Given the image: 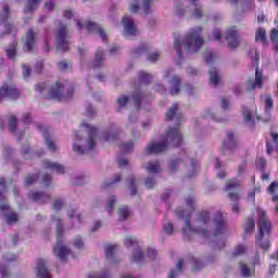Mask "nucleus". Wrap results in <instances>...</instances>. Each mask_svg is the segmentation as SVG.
<instances>
[{
  "label": "nucleus",
  "mask_w": 278,
  "mask_h": 278,
  "mask_svg": "<svg viewBox=\"0 0 278 278\" xmlns=\"http://www.w3.org/2000/svg\"><path fill=\"white\" fill-rule=\"evenodd\" d=\"M155 184H156L155 177L153 176H150L144 180L146 188H148L149 190H152V188H155Z\"/></svg>",
  "instance_id": "60"
},
{
  "label": "nucleus",
  "mask_w": 278,
  "mask_h": 278,
  "mask_svg": "<svg viewBox=\"0 0 278 278\" xmlns=\"http://www.w3.org/2000/svg\"><path fill=\"white\" fill-rule=\"evenodd\" d=\"M152 77L150 74L141 72L139 73V81L140 84H149L151 81Z\"/></svg>",
  "instance_id": "58"
},
{
  "label": "nucleus",
  "mask_w": 278,
  "mask_h": 278,
  "mask_svg": "<svg viewBox=\"0 0 278 278\" xmlns=\"http://www.w3.org/2000/svg\"><path fill=\"white\" fill-rule=\"evenodd\" d=\"M255 231V218L248 217L244 225V235L253 233Z\"/></svg>",
  "instance_id": "36"
},
{
  "label": "nucleus",
  "mask_w": 278,
  "mask_h": 278,
  "mask_svg": "<svg viewBox=\"0 0 278 278\" xmlns=\"http://www.w3.org/2000/svg\"><path fill=\"white\" fill-rule=\"evenodd\" d=\"M26 5L24 8L25 14H29L31 12H36L38 10V5L42 3V0H26Z\"/></svg>",
  "instance_id": "31"
},
{
  "label": "nucleus",
  "mask_w": 278,
  "mask_h": 278,
  "mask_svg": "<svg viewBox=\"0 0 278 278\" xmlns=\"http://www.w3.org/2000/svg\"><path fill=\"white\" fill-rule=\"evenodd\" d=\"M114 205H116V195H111L108 200L106 211L109 214H112L114 212Z\"/></svg>",
  "instance_id": "51"
},
{
  "label": "nucleus",
  "mask_w": 278,
  "mask_h": 278,
  "mask_svg": "<svg viewBox=\"0 0 278 278\" xmlns=\"http://www.w3.org/2000/svg\"><path fill=\"white\" fill-rule=\"evenodd\" d=\"M62 207H64V200H62L60 198L55 199L52 204V210L54 212H60L62 210Z\"/></svg>",
  "instance_id": "54"
},
{
  "label": "nucleus",
  "mask_w": 278,
  "mask_h": 278,
  "mask_svg": "<svg viewBox=\"0 0 278 278\" xmlns=\"http://www.w3.org/2000/svg\"><path fill=\"white\" fill-rule=\"evenodd\" d=\"M123 153H131L134 151V141H129L127 143H123L121 146Z\"/></svg>",
  "instance_id": "57"
},
{
  "label": "nucleus",
  "mask_w": 278,
  "mask_h": 278,
  "mask_svg": "<svg viewBox=\"0 0 278 278\" xmlns=\"http://www.w3.org/2000/svg\"><path fill=\"white\" fill-rule=\"evenodd\" d=\"M42 135L49 151H52L53 153L54 151H58V146H55V141L51 137V134H49V130H43Z\"/></svg>",
  "instance_id": "30"
},
{
  "label": "nucleus",
  "mask_w": 278,
  "mask_h": 278,
  "mask_svg": "<svg viewBox=\"0 0 278 278\" xmlns=\"http://www.w3.org/2000/svg\"><path fill=\"white\" fill-rule=\"evenodd\" d=\"M118 138V132L116 131V127L111 126L109 129H106L103 132V139L106 140L108 142L114 141Z\"/></svg>",
  "instance_id": "33"
},
{
  "label": "nucleus",
  "mask_w": 278,
  "mask_h": 278,
  "mask_svg": "<svg viewBox=\"0 0 278 278\" xmlns=\"http://www.w3.org/2000/svg\"><path fill=\"white\" fill-rule=\"evenodd\" d=\"M147 173H151L153 175H157L162 173V166L160 165V161H150L146 165Z\"/></svg>",
  "instance_id": "29"
},
{
  "label": "nucleus",
  "mask_w": 278,
  "mask_h": 278,
  "mask_svg": "<svg viewBox=\"0 0 278 278\" xmlns=\"http://www.w3.org/2000/svg\"><path fill=\"white\" fill-rule=\"evenodd\" d=\"M144 97H146L144 92L140 90H137L132 93V101L135 102L137 110H140V101H142Z\"/></svg>",
  "instance_id": "42"
},
{
  "label": "nucleus",
  "mask_w": 278,
  "mask_h": 278,
  "mask_svg": "<svg viewBox=\"0 0 278 278\" xmlns=\"http://www.w3.org/2000/svg\"><path fill=\"white\" fill-rule=\"evenodd\" d=\"M104 251H105L106 260L111 264H116V263L121 262V260H116V245H114V244H106L104 247Z\"/></svg>",
  "instance_id": "25"
},
{
  "label": "nucleus",
  "mask_w": 278,
  "mask_h": 278,
  "mask_svg": "<svg viewBox=\"0 0 278 278\" xmlns=\"http://www.w3.org/2000/svg\"><path fill=\"white\" fill-rule=\"evenodd\" d=\"M149 51V46L147 43H141L137 49L132 51L134 58H140V55H144Z\"/></svg>",
  "instance_id": "43"
},
{
  "label": "nucleus",
  "mask_w": 278,
  "mask_h": 278,
  "mask_svg": "<svg viewBox=\"0 0 278 278\" xmlns=\"http://www.w3.org/2000/svg\"><path fill=\"white\" fill-rule=\"evenodd\" d=\"M29 199H31L34 203H49V201H51V194L47 192L35 191L29 193Z\"/></svg>",
  "instance_id": "21"
},
{
  "label": "nucleus",
  "mask_w": 278,
  "mask_h": 278,
  "mask_svg": "<svg viewBox=\"0 0 278 278\" xmlns=\"http://www.w3.org/2000/svg\"><path fill=\"white\" fill-rule=\"evenodd\" d=\"M0 214L5 218L7 225H16L18 223V213L12 210L8 202L0 203Z\"/></svg>",
  "instance_id": "9"
},
{
  "label": "nucleus",
  "mask_w": 278,
  "mask_h": 278,
  "mask_svg": "<svg viewBox=\"0 0 278 278\" xmlns=\"http://www.w3.org/2000/svg\"><path fill=\"white\" fill-rule=\"evenodd\" d=\"M23 71V79L27 80L28 77H31V67H29L27 64L22 65Z\"/></svg>",
  "instance_id": "59"
},
{
  "label": "nucleus",
  "mask_w": 278,
  "mask_h": 278,
  "mask_svg": "<svg viewBox=\"0 0 278 278\" xmlns=\"http://www.w3.org/2000/svg\"><path fill=\"white\" fill-rule=\"evenodd\" d=\"M166 121H176V124L179 125L184 121V115L179 112V104L174 103L166 113Z\"/></svg>",
  "instance_id": "17"
},
{
  "label": "nucleus",
  "mask_w": 278,
  "mask_h": 278,
  "mask_svg": "<svg viewBox=\"0 0 278 278\" xmlns=\"http://www.w3.org/2000/svg\"><path fill=\"white\" fill-rule=\"evenodd\" d=\"M262 99H264V101H265V109L266 110H273V105H274L273 97L262 96Z\"/></svg>",
  "instance_id": "62"
},
{
  "label": "nucleus",
  "mask_w": 278,
  "mask_h": 278,
  "mask_svg": "<svg viewBox=\"0 0 278 278\" xmlns=\"http://www.w3.org/2000/svg\"><path fill=\"white\" fill-rule=\"evenodd\" d=\"M37 277L38 278H51L49 268L47 267V262L42 258L37 261Z\"/></svg>",
  "instance_id": "23"
},
{
  "label": "nucleus",
  "mask_w": 278,
  "mask_h": 278,
  "mask_svg": "<svg viewBox=\"0 0 278 278\" xmlns=\"http://www.w3.org/2000/svg\"><path fill=\"white\" fill-rule=\"evenodd\" d=\"M43 7L46 8V10L48 12H53V10H55V8H58V2L55 0H47L45 2Z\"/></svg>",
  "instance_id": "53"
},
{
  "label": "nucleus",
  "mask_w": 278,
  "mask_h": 278,
  "mask_svg": "<svg viewBox=\"0 0 278 278\" xmlns=\"http://www.w3.org/2000/svg\"><path fill=\"white\" fill-rule=\"evenodd\" d=\"M66 86L56 81L54 86L51 87L49 91L50 99H54L55 101H64V99H71L73 97L74 89L72 86L67 87V92L64 93V89Z\"/></svg>",
  "instance_id": "8"
},
{
  "label": "nucleus",
  "mask_w": 278,
  "mask_h": 278,
  "mask_svg": "<svg viewBox=\"0 0 278 278\" xmlns=\"http://www.w3.org/2000/svg\"><path fill=\"white\" fill-rule=\"evenodd\" d=\"M81 127L86 128L88 138L84 139V132L78 131L76 134V141L74 142L73 151L78 155H86V153L94 151V147H97V136L99 130L97 127H93L92 125L85 122L81 124Z\"/></svg>",
  "instance_id": "3"
},
{
  "label": "nucleus",
  "mask_w": 278,
  "mask_h": 278,
  "mask_svg": "<svg viewBox=\"0 0 278 278\" xmlns=\"http://www.w3.org/2000/svg\"><path fill=\"white\" fill-rule=\"evenodd\" d=\"M181 164V160L176 159L169 163V174L175 175V172L177 170V166Z\"/></svg>",
  "instance_id": "55"
},
{
  "label": "nucleus",
  "mask_w": 278,
  "mask_h": 278,
  "mask_svg": "<svg viewBox=\"0 0 278 278\" xmlns=\"http://www.w3.org/2000/svg\"><path fill=\"white\" fill-rule=\"evenodd\" d=\"M268 190L270 194H274L271 201H274V203H278V181L271 182Z\"/></svg>",
  "instance_id": "47"
},
{
  "label": "nucleus",
  "mask_w": 278,
  "mask_h": 278,
  "mask_svg": "<svg viewBox=\"0 0 278 278\" xmlns=\"http://www.w3.org/2000/svg\"><path fill=\"white\" fill-rule=\"evenodd\" d=\"M255 42H266V29L258 28L256 30Z\"/></svg>",
  "instance_id": "49"
},
{
  "label": "nucleus",
  "mask_w": 278,
  "mask_h": 278,
  "mask_svg": "<svg viewBox=\"0 0 278 278\" xmlns=\"http://www.w3.org/2000/svg\"><path fill=\"white\" fill-rule=\"evenodd\" d=\"M130 262H135V264H142V262H144V253L142 252V249L136 248L132 251Z\"/></svg>",
  "instance_id": "32"
},
{
  "label": "nucleus",
  "mask_w": 278,
  "mask_h": 278,
  "mask_svg": "<svg viewBox=\"0 0 278 278\" xmlns=\"http://www.w3.org/2000/svg\"><path fill=\"white\" fill-rule=\"evenodd\" d=\"M240 186H242V180L237 179V178H233V179L228 180V181L226 182V188H225V190H226V191L236 190V188H240Z\"/></svg>",
  "instance_id": "41"
},
{
  "label": "nucleus",
  "mask_w": 278,
  "mask_h": 278,
  "mask_svg": "<svg viewBox=\"0 0 278 278\" xmlns=\"http://www.w3.org/2000/svg\"><path fill=\"white\" fill-rule=\"evenodd\" d=\"M103 60H105V53L103 50H98L96 52V60L93 61V68H99V66H102Z\"/></svg>",
  "instance_id": "38"
},
{
  "label": "nucleus",
  "mask_w": 278,
  "mask_h": 278,
  "mask_svg": "<svg viewBox=\"0 0 278 278\" xmlns=\"http://www.w3.org/2000/svg\"><path fill=\"white\" fill-rule=\"evenodd\" d=\"M86 29L88 34H99L100 38H102L103 42H108V35L105 34V30L101 28L98 24L94 22H87L86 23Z\"/></svg>",
  "instance_id": "18"
},
{
  "label": "nucleus",
  "mask_w": 278,
  "mask_h": 278,
  "mask_svg": "<svg viewBox=\"0 0 278 278\" xmlns=\"http://www.w3.org/2000/svg\"><path fill=\"white\" fill-rule=\"evenodd\" d=\"M122 25L124 27V36H126L127 38L136 36L138 34V28H136V24L131 16H124L122 18Z\"/></svg>",
  "instance_id": "14"
},
{
  "label": "nucleus",
  "mask_w": 278,
  "mask_h": 278,
  "mask_svg": "<svg viewBox=\"0 0 278 278\" xmlns=\"http://www.w3.org/2000/svg\"><path fill=\"white\" fill-rule=\"evenodd\" d=\"M226 41L228 42V47L231 51L238 49L240 47V38L238 37V30L236 27H230L226 30Z\"/></svg>",
  "instance_id": "13"
},
{
  "label": "nucleus",
  "mask_w": 278,
  "mask_h": 278,
  "mask_svg": "<svg viewBox=\"0 0 278 278\" xmlns=\"http://www.w3.org/2000/svg\"><path fill=\"white\" fill-rule=\"evenodd\" d=\"M239 270L241 273V277H244V278L255 277V267H249V265H247V263L244 262L239 263Z\"/></svg>",
  "instance_id": "28"
},
{
  "label": "nucleus",
  "mask_w": 278,
  "mask_h": 278,
  "mask_svg": "<svg viewBox=\"0 0 278 278\" xmlns=\"http://www.w3.org/2000/svg\"><path fill=\"white\" fill-rule=\"evenodd\" d=\"M257 216L258 237L256 238V242L261 247V249H263L264 251H268V249H270V241H268V239L264 240V236H270L273 226L268 220L266 211L258 208Z\"/></svg>",
  "instance_id": "6"
},
{
  "label": "nucleus",
  "mask_w": 278,
  "mask_h": 278,
  "mask_svg": "<svg viewBox=\"0 0 278 278\" xmlns=\"http://www.w3.org/2000/svg\"><path fill=\"white\" fill-rule=\"evenodd\" d=\"M147 59L149 62H152L153 64H155V62L160 60V52H150L148 53Z\"/></svg>",
  "instance_id": "63"
},
{
  "label": "nucleus",
  "mask_w": 278,
  "mask_h": 278,
  "mask_svg": "<svg viewBox=\"0 0 278 278\" xmlns=\"http://www.w3.org/2000/svg\"><path fill=\"white\" fill-rule=\"evenodd\" d=\"M74 249H77L78 251H84L86 249V241H84V238L81 236H77L74 241Z\"/></svg>",
  "instance_id": "46"
},
{
  "label": "nucleus",
  "mask_w": 278,
  "mask_h": 278,
  "mask_svg": "<svg viewBox=\"0 0 278 278\" xmlns=\"http://www.w3.org/2000/svg\"><path fill=\"white\" fill-rule=\"evenodd\" d=\"M51 220L56 225V245L53 253L58 260L66 262V258L71 255V249L64 244V219L59 215H52Z\"/></svg>",
  "instance_id": "5"
},
{
  "label": "nucleus",
  "mask_w": 278,
  "mask_h": 278,
  "mask_svg": "<svg viewBox=\"0 0 278 278\" xmlns=\"http://www.w3.org/2000/svg\"><path fill=\"white\" fill-rule=\"evenodd\" d=\"M192 3V15L194 16V18H203L204 14H203V8L199 7L197 4V0H191Z\"/></svg>",
  "instance_id": "39"
},
{
  "label": "nucleus",
  "mask_w": 278,
  "mask_h": 278,
  "mask_svg": "<svg viewBox=\"0 0 278 278\" xmlns=\"http://www.w3.org/2000/svg\"><path fill=\"white\" fill-rule=\"evenodd\" d=\"M117 215L119 216V220H127L129 218V207L126 205H122L117 210Z\"/></svg>",
  "instance_id": "44"
},
{
  "label": "nucleus",
  "mask_w": 278,
  "mask_h": 278,
  "mask_svg": "<svg viewBox=\"0 0 278 278\" xmlns=\"http://www.w3.org/2000/svg\"><path fill=\"white\" fill-rule=\"evenodd\" d=\"M245 253H247V248L244 245H239L233 250L232 256L240 257V255H244Z\"/></svg>",
  "instance_id": "56"
},
{
  "label": "nucleus",
  "mask_w": 278,
  "mask_h": 278,
  "mask_svg": "<svg viewBox=\"0 0 278 278\" xmlns=\"http://www.w3.org/2000/svg\"><path fill=\"white\" fill-rule=\"evenodd\" d=\"M127 188L130 192V197H136L138 194V180L136 176L129 175L126 179Z\"/></svg>",
  "instance_id": "26"
},
{
  "label": "nucleus",
  "mask_w": 278,
  "mask_h": 278,
  "mask_svg": "<svg viewBox=\"0 0 278 278\" xmlns=\"http://www.w3.org/2000/svg\"><path fill=\"white\" fill-rule=\"evenodd\" d=\"M10 21V7L8 4L2 5V10L0 11V23L4 25V33H0V38L10 34L12 29H14V24L8 22Z\"/></svg>",
  "instance_id": "12"
},
{
  "label": "nucleus",
  "mask_w": 278,
  "mask_h": 278,
  "mask_svg": "<svg viewBox=\"0 0 278 278\" xmlns=\"http://www.w3.org/2000/svg\"><path fill=\"white\" fill-rule=\"evenodd\" d=\"M86 184H88V178L86 176H76L73 181L74 186H86Z\"/></svg>",
  "instance_id": "52"
},
{
  "label": "nucleus",
  "mask_w": 278,
  "mask_h": 278,
  "mask_svg": "<svg viewBox=\"0 0 278 278\" xmlns=\"http://www.w3.org/2000/svg\"><path fill=\"white\" fill-rule=\"evenodd\" d=\"M52 177L50 174H45L41 179V184L45 188H49L51 186Z\"/></svg>",
  "instance_id": "64"
},
{
  "label": "nucleus",
  "mask_w": 278,
  "mask_h": 278,
  "mask_svg": "<svg viewBox=\"0 0 278 278\" xmlns=\"http://www.w3.org/2000/svg\"><path fill=\"white\" fill-rule=\"evenodd\" d=\"M125 245L126 247H138V239L136 237H126Z\"/></svg>",
  "instance_id": "61"
},
{
  "label": "nucleus",
  "mask_w": 278,
  "mask_h": 278,
  "mask_svg": "<svg viewBox=\"0 0 278 278\" xmlns=\"http://www.w3.org/2000/svg\"><path fill=\"white\" fill-rule=\"evenodd\" d=\"M185 225L186 228L182 229V233L185 238H188L189 240L190 233H198L199 236H202V238H207L210 233H212L214 238L227 233V220L220 213H216L212 219L210 212L203 211L198 215L193 226L190 223V217H186Z\"/></svg>",
  "instance_id": "1"
},
{
  "label": "nucleus",
  "mask_w": 278,
  "mask_h": 278,
  "mask_svg": "<svg viewBox=\"0 0 278 278\" xmlns=\"http://www.w3.org/2000/svg\"><path fill=\"white\" fill-rule=\"evenodd\" d=\"M208 84L210 86H213V88H218V86L223 84V80H220V73H218L216 67H211L208 71Z\"/></svg>",
  "instance_id": "20"
},
{
  "label": "nucleus",
  "mask_w": 278,
  "mask_h": 278,
  "mask_svg": "<svg viewBox=\"0 0 278 278\" xmlns=\"http://www.w3.org/2000/svg\"><path fill=\"white\" fill-rule=\"evenodd\" d=\"M203 266H205V265L203 264V262H201V260L192 258V261H191L192 273H197V271L201 270V268H203Z\"/></svg>",
  "instance_id": "50"
},
{
  "label": "nucleus",
  "mask_w": 278,
  "mask_h": 278,
  "mask_svg": "<svg viewBox=\"0 0 278 278\" xmlns=\"http://www.w3.org/2000/svg\"><path fill=\"white\" fill-rule=\"evenodd\" d=\"M201 31H203L201 26L191 28L182 41L179 39V36H175L174 49H176L179 60H184L181 47H185L190 53H197L203 47L204 41L201 37Z\"/></svg>",
  "instance_id": "2"
},
{
  "label": "nucleus",
  "mask_w": 278,
  "mask_h": 278,
  "mask_svg": "<svg viewBox=\"0 0 278 278\" xmlns=\"http://www.w3.org/2000/svg\"><path fill=\"white\" fill-rule=\"evenodd\" d=\"M242 114L243 125L248 127V129H255V119H253V114L251 113V110H249L247 106H243Z\"/></svg>",
  "instance_id": "24"
},
{
  "label": "nucleus",
  "mask_w": 278,
  "mask_h": 278,
  "mask_svg": "<svg viewBox=\"0 0 278 278\" xmlns=\"http://www.w3.org/2000/svg\"><path fill=\"white\" fill-rule=\"evenodd\" d=\"M16 125H17L16 116H12L9 122V129H10V131H12V134H16L17 140H21V138H23V136H25V131L21 130V131L16 132Z\"/></svg>",
  "instance_id": "34"
},
{
  "label": "nucleus",
  "mask_w": 278,
  "mask_h": 278,
  "mask_svg": "<svg viewBox=\"0 0 278 278\" xmlns=\"http://www.w3.org/2000/svg\"><path fill=\"white\" fill-rule=\"evenodd\" d=\"M236 146H237L236 135L233 134V131H228L223 142L224 155H227V153L233 152V149H236Z\"/></svg>",
  "instance_id": "16"
},
{
  "label": "nucleus",
  "mask_w": 278,
  "mask_h": 278,
  "mask_svg": "<svg viewBox=\"0 0 278 278\" xmlns=\"http://www.w3.org/2000/svg\"><path fill=\"white\" fill-rule=\"evenodd\" d=\"M112 273L110 270L104 269L102 271H92L88 275V278H111Z\"/></svg>",
  "instance_id": "40"
},
{
  "label": "nucleus",
  "mask_w": 278,
  "mask_h": 278,
  "mask_svg": "<svg viewBox=\"0 0 278 278\" xmlns=\"http://www.w3.org/2000/svg\"><path fill=\"white\" fill-rule=\"evenodd\" d=\"M151 3H153V0H135L132 3H130V12L132 14H138L140 10L141 14L147 16L153 12L151 10Z\"/></svg>",
  "instance_id": "11"
},
{
  "label": "nucleus",
  "mask_w": 278,
  "mask_h": 278,
  "mask_svg": "<svg viewBox=\"0 0 278 278\" xmlns=\"http://www.w3.org/2000/svg\"><path fill=\"white\" fill-rule=\"evenodd\" d=\"M17 47H18V43L13 42L7 49V55H8V58H10V60H14V58H16V48Z\"/></svg>",
  "instance_id": "48"
},
{
  "label": "nucleus",
  "mask_w": 278,
  "mask_h": 278,
  "mask_svg": "<svg viewBox=\"0 0 278 278\" xmlns=\"http://www.w3.org/2000/svg\"><path fill=\"white\" fill-rule=\"evenodd\" d=\"M24 45V51L30 52L36 49V33L33 28H29L22 39Z\"/></svg>",
  "instance_id": "15"
},
{
  "label": "nucleus",
  "mask_w": 278,
  "mask_h": 278,
  "mask_svg": "<svg viewBox=\"0 0 278 278\" xmlns=\"http://www.w3.org/2000/svg\"><path fill=\"white\" fill-rule=\"evenodd\" d=\"M22 155L24 160H31L34 156V154H31V148L29 147L28 142L22 144Z\"/></svg>",
  "instance_id": "45"
},
{
  "label": "nucleus",
  "mask_w": 278,
  "mask_h": 278,
  "mask_svg": "<svg viewBox=\"0 0 278 278\" xmlns=\"http://www.w3.org/2000/svg\"><path fill=\"white\" fill-rule=\"evenodd\" d=\"M168 144L172 147H179L181 144V132L179 128H169L166 132V138L163 141L149 143L146 148L147 155H157V153H164L168 149Z\"/></svg>",
  "instance_id": "4"
},
{
  "label": "nucleus",
  "mask_w": 278,
  "mask_h": 278,
  "mask_svg": "<svg viewBox=\"0 0 278 278\" xmlns=\"http://www.w3.org/2000/svg\"><path fill=\"white\" fill-rule=\"evenodd\" d=\"M228 197L230 201H233L235 203L232 204V212L235 214H240V205L238 204V199H240V193L239 192H229Z\"/></svg>",
  "instance_id": "35"
},
{
  "label": "nucleus",
  "mask_w": 278,
  "mask_h": 278,
  "mask_svg": "<svg viewBox=\"0 0 278 278\" xmlns=\"http://www.w3.org/2000/svg\"><path fill=\"white\" fill-rule=\"evenodd\" d=\"M43 168H46L48 170H52V173H56L58 175H64V173H65L64 165H62L58 162L45 161Z\"/></svg>",
  "instance_id": "22"
},
{
  "label": "nucleus",
  "mask_w": 278,
  "mask_h": 278,
  "mask_svg": "<svg viewBox=\"0 0 278 278\" xmlns=\"http://www.w3.org/2000/svg\"><path fill=\"white\" fill-rule=\"evenodd\" d=\"M5 98L12 100L21 99V90L14 84H3L2 88H0V102Z\"/></svg>",
  "instance_id": "10"
},
{
  "label": "nucleus",
  "mask_w": 278,
  "mask_h": 278,
  "mask_svg": "<svg viewBox=\"0 0 278 278\" xmlns=\"http://www.w3.org/2000/svg\"><path fill=\"white\" fill-rule=\"evenodd\" d=\"M71 35L68 28L63 23H60L59 29L56 30V52L66 53L68 51V45H71Z\"/></svg>",
  "instance_id": "7"
},
{
  "label": "nucleus",
  "mask_w": 278,
  "mask_h": 278,
  "mask_svg": "<svg viewBox=\"0 0 278 278\" xmlns=\"http://www.w3.org/2000/svg\"><path fill=\"white\" fill-rule=\"evenodd\" d=\"M263 84L264 75L262 74V71H260V67H256L255 79L248 80V90H255V88H262Z\"/></svg>",
  "instance_id": "19"
},
{
  "label": "nucleus",
  "mask_w": 278,
  "mask_h": 278,
  "mask_svg": "<svg viewBox=\"0 0 278 278\" xmlns=\"http://www.w3.org/2000/svg\"><path fill=\"white\" fill-rule=\"evenodd\" d=\"M169 84L172 86V88L169 89L170 94H173V97H176L177 94H179L180 92V86H181V78H179L178 75H174L172 77V79L169 80Z\"/></svg>",
  "instance_id": "27"
},
{
  "label": "nucleus",
  "mask_w": 278,
  "mask_h": 278,
  "mask_svg": "<svg viewBox=\"0 0 278 278\" xmlns=\"http://www.w3.org/2000/svg\"><path fill=\"white\" fill-rule=\"evenodd\" d=\"M117 103V112H123L124 108H127L129 103V97L128 96H119L116 100Z\"/></svg>",
  "instance_id": "37"
}]
</instances>
